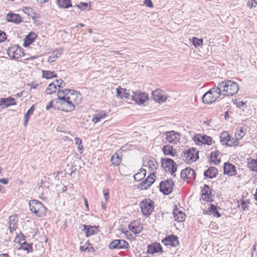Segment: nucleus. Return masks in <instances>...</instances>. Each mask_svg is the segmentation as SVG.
Masks as SVG:
<instances>
[{
  "mask_svg": "<svg viewBox=\"0 0 257 257\" xmlns=\"http://www.w3.org/2000/svg\"><path fill=\"white\" fill-rule=\"evenodd\" d=\"M162 242L165 245H170L173 247H176L179 244L178 237L173 235L166 237Z\"/></svg>",
  "mask_w": 257,
  "mask_h": 257,
  "instance_id": "18",
  "label": "nucleus"
},
{
  "mask_svg": "<svg viewBox=\"0 0 257 257\" xmlns=\"http://www.w3.org/2000/svg\"><path fill=\"white\" fill-rule=\"evenodd\" d=\"M0 183L4 184H7L8 183V180L6 178L0 179Z\"/></svg>",
  "mask_w": 257,
  "mask_h": 257,
  "instance_id": "60",
  "label": "nucleus"
},
{
  "mask_svg": "<svg viewBox=\"0 0 257 257\" xmlns=\"http://www.w3.org/2000/svg\"><path fill=\"white\" fill-rule=\"evenodd\" d=\"M257 5V1L256 0H248L247 3V6L250 9L255 8Z\"/></svg>",
  "mask_w": 257,
  "mask_h": 257,
  "instance_id": "50",
  "label": "nucleus"
},
{
  "mask_svg": "<svg viewBox=\"0 0 257 257\" xmlns=\"http://www.w3.org/2000/svg\"><path fill=\"white\" fill-rule=\"evenodd\" d=\"M25 13L28 14V15H30V13L32 12V9L30 8H25L24 10H23Z\"/></svg>",
  "mask_w": 257,
  "mask_h": 257,
  "instance_id": "59",
  "label": "nucleus"
},
{
  "mask_svg": "<svg viewBox=\"0 0 257 257\" xmlns=\"http://www.w3.org/2000/svg\"><path fill=\"white\" fill-rule=\"evenodd\" d=\"M130 96H131L130 93L128 92H127V90L126 89L124 88L123 97L124 96L125 98L127 99Z\"/></svg>",
  "mask_w": 257,
  "mask_h": 257,
  "instance_id": "58",
  "label": "nucleus"
},
{
  "mask_svg": "<svg viewBox=\"0 0 257 257\" xmlns=\"http://www.w3.org/2000/svg\"><path fill=\"white\" fill-rule=\"evenodd\" d=\"M6 35L3 31H0V43L4 42L6 39Z\"/></svg>",
  "mask_w": 257,
  "mask_h": 257,
  "instance_id": "53",
  "label": "nucleus"
},
{
  "mask_svg": "<svg viewBox=\"0 0 257 257\" xmlns=\"http://www.w3.org/2000/svg\"><path fill=\"white\" fill-rule=\"evenodd\" d=\"M76 7L82 11L86 10L87 8H89L88 10H90L91 3H90V2H88V3L81 2L79 4L76 5Z\"/></svg>",
  "mask_w": 257,
  "mask_h": 257,
  "instance_id": "44",
  "label": "nucleus"
},
{
  "mask_svg": "<svg viewBox=\"0 0 257 257\" xmlns=\"http://www.w3.org/2000/svg\"><path fill=\"white\" fill-rule=\"evenodd\" d=\"M144 3L146 6L148 7L152 8L153 7V4L151 0H145Z\"/></svg>",
  "mask_w": 257,
  "mask_h": 257,
  "instance_id": "57",
  "label": "nucleus"
},
{
  "mask_svg": "<svg viewBox=\"0 0 257 257\" xmlns=\"http://www.w3.org/2000/svg\"><path fill=\"white\" fill-rule=\"evenodd\" d=\"M58 90L56 86L54 83H51L45 90V92L47 94H52Z\"/></svg>",
  "mask_w": 257,
  "mask_h": 257,
  "instance_id": "40",
  "label": "nucleus"
},
{
  "mask_svg": "<svg viewBox=\"0 0 257 257\" xmlns=\"http://www.w3.org/2000/svg\"><path fill=\"white\" fill-rule=\"evenodd\" d=\"M62 53V49H58L55 50L52 55L49 57L48 62L50 63L54 62L60 56Z\"/></svg>",
  "mask_w": 257,
  "mask_h": 257,
  "instance_id": "30",
  "label": "nucleus"
},
{
  "mask_svg": "<svg viewBox=\"0 0 257 257\" xmlns=\"http://www.w3.org/2000/svg\"><path fill=\"white\" fill-rule=\"evenodd\" d=\"M245 135V130L242 126H238L235 132V138L239 141L241 140Z\"/></svg>",
  "mask_w": 257,
  "mask_h": 257,
  "instance_id": "32",
  "label": "nucleus"
},
{
  "mask_svg": "<svg viewBox=\"0 0 257 257\" xmlns=\"http://www.w3.org/2000/svg\"><path fill=\"white\" fill-rule=\"evenodd\" d=\"M180 176L183 179L194 180L196 177L194 171L190 168H187L182 170Z\"/></svg>",
  "mask_w": 257,
  "mask_h": 257,
  "instance_id": "17",
  "label": "nucleus"
},
{
  "mask_svg": "<svg viewBox=\"0 0 257 257\" xmlns=\"http://www.w3.org/2000/svg\"><path fill=\"white\" fill-rule=\"evenodd\" d=\"M20 249L26 250L27 253L33 251L32 244L27 243L26 241L22 242Z\"/></svg>",
  "mask_w": 257,
  "mask_h": 257,
  "instance_id": "43",
  "label": "nucleus"
},
{
  "mask_svg": "<svg viewBox=\"0 0 257 257\" xmlns=\"http://www.w3.org/2000/svg\"><path fill=\"white\" fill-rule=\"evenodd\" d=\"M144 166L148 167L149 169L152 170H156L157 168V163L154 159L150 160L147 159L144 161Z\"/></svg>",
  "mask_w": 257,
  "mask_h": 257,
  "instance_id": "31",
  "label": "nucleus"
},
{
  "mask_svg": "<svg viewBox=\"0 0 257 257\" xmlns=\"http://www.w3.org/2000/svg\"><path fill=\"white\" fill-rule=\"evenodd\" d=\"M52 83H54L55 86L58 88V91H60V88H62L65 86V83L62 79L56 80Z\"/></svg>",
  "mask_w": 257,
  "mask_h": 257,
  "instance_id": "47",
  "label": "nucleus"
},
{
  "mask_svg": "<svg viewBox=\"0 0 257 257\" xmlns=\"http://www.w3.org/2000/svg\"><path fill=\"white\" fill-rule=\"evenodd\" d=\"M128 243L123 239H115L110 242L109 248L110 249H121L127 248Z\"/></svg>",
  "mask_w": 257,
  "mask_h": 257,
  "instance_id": "14",
  "label": "nucleus"
},
{
  "mask_svg": "<svg viewBox=\"0 0 257 257\" xmlns=\"http://www.w3.org/2000/svg\"><path fill=\"white\" fill-rule=\"evenodd\" d=\"M161 165L166 171H169L171 175L175 176V173L177 171L178 165L172 159H162Z\"/></svg>",
  "mask_w": 257,
  "mask_h": 257,
  "instance_id": "6",
  "label": "nucleus"
},
{
  "mask_svg": "<svg viewBox=\"0 0 257 257\" xmlns=\"http://www.w3.org/2000/svg\"><path fill=\"white\" fill-rule=\"evenodd\" d=\"M34 109H35V106L33 105L29 109V110L27 111L26 113L25 114V115H24L25 120H24V125L25 126H27V125L28 124V122L29 118L30 116H31L33 114Z\"/></svg>",
  "mask_w": 257,
  "mask_h": 257,
  "instance_id": "34",
  "label": "nucleus"
},
{
  "mask_svg": "<svg viewBox=\"0 0 257 257\" xmlns=\"http://www.w3.org/2000/svg\"><path fill=\"white\" fill-rule=\"evenodd\" d=\"M131 97L136 103L142 104L148 99V95L147 93L141 92L140 91L135 92L133 91Z\"/></svg>",
  "mask_w": 257,
  "mask_h": 257,
  "instance_id": "11",
  "label": "nucleus"
},
{
  "mask_svg": "<svg viewBox=\"0 0 257 257\" xmlns=\"http://www.w3.org/2000/svg\"><path fill=\"white\" fill-rule=\"evenodd\" d=\"M173 182L171 180L162 182L160 184V190L164 194L171 193L173 190Z\"/></svg>",
  "mask_w": 257,
  "mask_h": 257,
  "instance_id": "12",
  "label": "nucleus"
},
{
  "mask_svg": "<svg viewBox=\"0 0 257 257\" xmlns=\"http://www.w3.org/2000/svg\"><path fill=\"white\" fill-rule=\"evenodd\" d=\"M36 58L37 57L36 56H32V57L26 58L25 60H34V59H36Z\"/></svg>",
  "mask_w": 257,
  "mask_h": 257,
  "instance_id": "62",
  "label": "nucleus"
},
{
  "mask_svg": "<svg viewBox=\"0 0 257 257\" xmlns=\"http://www.w3.org/2000/svg\"><path fill=\"white\" fill-rule=\"evenodd\" d=\"M173 214L175 220L178 222H183L185 219V213L177 208L174 209Z\"/></svg>",
  "mask_w": 257,
  "mask_h": 257,
  "instance_id": "24",
  "label": "nucleus"
},
{
  "mask_svg": "<svg viewBox=\"0 0 257 257\" xmlns=\"http://www.w3.org/2000/svg\"><path fill=\"white\" fill-rule=\"evenodd\" d=\"M193 140L198 145H210L212 143V138L206 135L197 134L194 137Z\"/></svg>",
  "mask_w": 257,
  "mask_h": 257,
  "instance_id": "9",
  "label": "nucleus"
},
{
  "mask_svg": "<svg viewBox=\"0 0 257 257\" xmlns=\"http://www.w3.org/2000/svg\"><path fill=\"white\" fill-rule=\"evenodd\" d=\"M87 249V248L86 247L85 248L84 246H80V250L81 251H85Z\"/></svg>",
  "mask_w": 257,
  "mask_h": 257,
  "instance_id": "64",
  "label": "nucleus"
},
{
  "mask_svg": "<svg viewBox=\"0 0 257 257\" xmlns=\"http://www.w3.org/2000/svg\"><path fill=\"white\" fill-rule=\"evenodd\" d=\"M142 226L140 225L139 226H136L133 224L129 225L130 229L134 233H139L141 232L142 229Z\"/></svg>",
  "mask_w": 257,
  "mask_h": 257,
  "instance_id": "46",
  "label": "nucleus"
},
{
  "mask_svg": "<svg viewBox=\"0 0 257 257\" xmlns=\"http://www.w3.org/2000/svg\"><path fill=\"white\" fill-rule=\"evenodd\" d=\"M57 4L60 8L67 9L72 6L70 0H57Z\"/></svg>",
  "mask_w": 257,
  "mask_h": 257,
  "instance_id": "33",
  "label": "nucleus"
},
{
  "mask_svg": "<svg viewBox=\"0 0 257 257\" xmlns=\"http://www.w3.org/2000/svg\"><path fill=\"white\" fill-rule=\"evenodd\" d=\"M224 173L229 176H234L236 174V167L230 163H224Z\"/></svg>",
  "mask_w": 257,
  "mask_h": 257,
  "instance_id": "19",
  "label": "nucleus"
},
{
  "mask_svg": "<svg viewBox=\"0 0 257 257\" xmlns=\"http://www.w3.org/2000/svg\"><path fill=\"white\" fill-rule=\"evenodd\" d=\"M25 236L22 234L20 233V235H17V237L15 238V241L16 242H19L21 244L22 243L21 241L22 240H25Z\"/></svg>",
  "mask_w": 257,
  "mask_h": 257,
  "instance_id": "51",
  "label": "nucleus"
},
{
  "mask_svg": "<svg viewBox=\"0 0 257 257\" xmlns=\"http://www.w3.org/2000/svg\"><path fill=\"white\" fill-rule=\"evenodd\" d=\"M218 85L223 95L232 96L239 90L238 84L231 80H224L219 83Z\"/></svg>",
  "mask_w": 257,
  "mask_h": 257,
  "instance_id": "2",
  "label": "nucleus"
},
{
  "mask_svg": "<svg viewBox=\"0 0 257 257\" xmlns=\"http://www.w3.org/2000/svg\"><path fill=\"white\" fill-rule=\"evenodd\" d=\"M152 96L154 100L159 103L165 102L167 98L168 95L162 90L157 89L152 92Z\"/></svg>",
  "mask_w": 257,
  "mask_h": 257,
  "instance_id": "13",
  "label": "nucleus"
},
{
  "mask_svg": "<svg viewBox=\"0 0 257 257\" xmlns=\"http://www.w3.org/2000/svg\"><path fill=\"white\" fill-rule=\"evenodd\" d=\"M75 144L78 145H79V144H82L81 140L79 138H75Z\"/></svg>",
  "mask_w": 257,
  "mask_h": 257,
  "instance_id": "61",
  "label": "nucleus"
},
{
  "mask_svg": "<svg viewBox=\"0 0 257 257\" xmlns=\"http://www.w3.org/2000/svg\"><path fill=\"white\" fill-rule=\"evenodd\" d=\"M17 218L15 216H10L9 218V223H14L16 224V223L17 222Z\"/></svg>",
  "mask_w": 257,
  "mask_h": 257,
  "instance_id": "56",
  "label": "nucleus"
},
{
  "mask_svg": "<svg viewBox=\"0 0 257 257\" xmlns=\"http://www.w3.org/2000/svg\"><path fill=\"white\" fill-rule=\"evenodd\" d=\"M240 205H241V209H242V210H245L247 206V200L242 199V200L241 201L240 204L238 205V206L239 207Z\"/></svg>",
  "mask_w": 257,
  "mask_h": 257,
  "instance_id": "52",
  "label": "nucleus"
},
{
  "mask_svg": "<svg viewBox=\"0 0 257 257\" xmlns=\"http://www.w3.org/2000/svg\"><path fill=\"white\" fill-rule=\"evenodd\" d=\"M107 116V112L105 110H101L96 111V113L93 115L92 118V122L95 124L101 120L105 118Z\"/></svg>",
  "mask_w": 257,
  "mask_h": 257,
  "instance_id": "21",
  "label": "nucleus"
},
{
  "mask_svg": "<svg viewBox=\"0 0 257 257\" xmlns=\"http://www.w3.org/2000/svg\"><path fill=\"white\" fill-rule=\"evenodd\" d=\"M15 99L10 97L0 99V105L2 107H8L11 105H16Z\"/></svg>",
  "mask_w": 257,
  "mask_h": 257,
  "instance_id": "23",
  "label": "nucleus"
},
{
  "mask_svg": "<svg viewBox=\"0 0 257 257\" xmlns=\"http://www.w3.org/2000/svg\"><path fill=\"white\" fill-rule=\"evenodd\" d=\"M156 177L154 173L151 174L146 180L140 184L142 190L147 189L155 181Z\"/></svg>",
  "mask_w": 257,
  "mask_h": 257,
  "instance_id": "20",
  "label": "nucleus"
},
{
  "mask_svg": "<svg viewBox=\"0 0 257 257\" xmlns=\"http://www.w3.org/2000/svg\"><path fill=\"white\" fill-rule=\"evenodd\" d=\"M239 140L237 139L236 138H231L230 136L229 137V140L227 141V144H226V146L229 147H236L239 146Z\"/></svg>",
  "mask_w": 257,
  "mask_h": 257,
  "instance_id": "41",
  "label": "nucleus"
},
{
  "mask_svg": "<svg viewBox=\"0 0 257 257\" xmlns=\"http://www.w3.org/2000/svg\"><path fill=\"white\" fill-rule=\"evenodd\" d=\"M16 226L14 223H10L9 225V228L11 232H13L16 230Z\"/></svg>",
  "mask_w": 257,
  "mask_h": 257,
  "instance_id": "55",
  "label": "nucleus"
},
{
  "mask_svg": "<svg viewBox=\"0 0 257 257\" xmlns=\"http://www.w3.org/2000/svg\"><path fill=\"white\" fill-rule=\"evenodd\" d=\"M162 151L164 154L166 155H169L172 157H175L177 156V152L173 149V147L170 145H166L163 146L162 148Z\"/></svg>",
  "mask_w": 257,
  "mask_h": 257,
  "instance_id": "25",
  "label": "nucleus"
},
{
  "mask_svg": "<svg viewBox=\"0 0 257 257\" xmlns=\"http://www.w3.org/2000/svg\"><path fill=\"white\" fill-rule=\"evenodd\" d=\"M146 174V171L145 169H141L139 172L134 175V179L137 181H140L145 177Z\"/></svg>",
  "mask_w": 257,
  "mask_h": 257,
  "instance_id": "37",
  "label": "nucleus"
},
{
  "mask_svg": "<svg viewBox=\"0 0 257 257\" xmlns=\"http://www.w3.org/2000/svg\"><path fill=\"white\" fill-rule=\"evenodd\" d=\"M192 43L194 46L197 48V47L203 45V40L202 39L193 38L192 39Z\"/></svg>",
  "mask_w": 257,
  "mask_h": 257,
  "instance_id": "48",
  "label": "nucleus"
},
{
  "mask_svg": "<svg viewBox=\"0 0 257 257\" xmlns=\"http://www.w3.org/2000/svg\"><path fill=\"white\" fill-rule=\"evenodd\" d=\"M121 158L116 153L113 155L111 158V162L113 165L118 166L121 163Z\"/></svg>",
  "mask_w": 257,
  "mask_h": 257,
  "instance_id": "42",
  "label": "nucleus"
},
{
  "mask_svg": "<svg viewBox=\"0 0 257 257\" xmlns=\"http://www.w3.org/2000/svg\"><path fill=\"white\" fill-rule=\"evenodd\" d=\"M7 54L12 59H18L23 55L22 48L18 46L14 45L10 47L7 50Z\"/></svg>",
  "mask_w": 257,
  "mask_h": 257,
  "instance_id": "8",
  "label": "nucleus"
},
{
  "mask_svg": "<svg viewBox=\"0 0 257 257\" xmlns=\"http://www.w3.org/2000/svg\"><path fill=\"white\" fill-rule=\"evenodd\" d=\"M0 257H9L8 253H2L0 254Z\"/></svg>",
  "mask_w": 257,
  "mask_h": 257,
  "instance_id": "63",
  "label": "nucleus"
},
{
  "mask_svg": "<svg viewBox=\"0 0 257 257\" xmlns=\"http://www.w3.org/2000/svg\"><path fill=\"white\" fill-rule=\"evenodd\" d=\"M116 97L122 98L123 96L124 88H121V87H118L116 88Z\"/></svg>",
  "mask_w": 257,
  "mask_h": 257,
  "instance_id": "49",
  "label": "nucleus"
},
{
  "mask_svg": "<svg viewBox=\"0 0 257 257\" xmlns=\"http://www.w3.org/2000/svg\"><path fill=\"white\" fill-rule=\"evenodd\" d=\"M103 194H104V199L105 200V202H107V200L109 199L108 190H104L103 191Z\"/></svg>",
  "mask_w": 257,
  "mask_h": 257,
  "instance_id": "54",
  "label": "nucleus"
},
{
  "mask_svg": "<svg viewBox=\"0 0 257 257\" xmlns=\"http://www.w3.org/2000/svg\"><path fill=\"white\" fill-rule=\"evenodd\" d=\"M209 212L210 214L214 216H216L217 217H220V214L218 212L216 207L212 204L210 205V207L209 208Z\"/></svg>",
  "mask_w": 257,
  "mask_h": 257,
  "instance_id": "38",
  "label": "nucleus"
},
{
  "mask_svg": "<svg viewBox=\"0 0 257 257\" xmlns=\"http://www.w3.org/2000/svg\"><path fill=\"white\" fill-rule=\"evenodd\" d=\"M35 38V35L31 34L26 37V41L24 42V46L26 47L31 44Z\"/></svg>",
  "mask_w": 257,
  "mask_h": 257,
  "instance_id": "45",
  "label": "nucleus"
},
{
  "mask_svg": "<svg viewBox=\"0 0 257 257\" xmlns=\"http://www.w3.org/2000/svg\"><path fill=\"white\" fill-rule=\"evenodd\" d=\"M198 152L195 148L189 149L183 152V159L186 163L190 164L198 159Z\"/></svg>",
  "mask_w": 257,
  "mask_h": 257,
  "instance_id": "5",
  "label": "nucleus"
},
{
  "mask_svg": "<svg viewBox=\"0 0 257 257\" xmlns=\"http://www.w3.org/2000/svg\"><path fill=\"white\" fill-rule=\"evenodd\" d=\"M57 96L60 97L63 111L71 112L74 110L75 105L79 104L82 100L80 93L74 90L65 89L59 91Z\"/></svg>",
  "mask_w": 257,
  "mask_h": 257,
  "instance_id": "1",
  "label": "nucleus"
},
{
  "mask_svg": "<svg viewBox=\"0 0 257 257\" xmlns=\"http://www.w3.org/2000/svg\"><path fill=\"white\" fill-rule=\"evenodd\" d=\"M7 20L8 22H11L18 24L22 21L21 17L16 14L10 13L7 15Z\"/></svg>",
  "mask_w": 257,
  "mask_h": 257,
  "instance_id": "26",
  "label": "nucleus"
},
{
  "mask_svg": "<svg viewBox=\"0 0 257 257\" xmlns=\"http://www.w3.org/2000/svg\"><path fill=\"white\" fill-rule=\"evenodd\" d=\"M60 100H61L60 97L57 96V98L53 99L46 106V110H48L51 108H54L55 109L63 111V106H61V104H62V101Z\"/></svg>",
  "mask_w": 257,
  "mask_h": 257,
  "instance_id": "16",
  "label": "nucleus"
},
{
  "mask_svg": "<svg viewBox=\"0 0 257 257\" xmlns=\"http://www.w3.org/2000/svg\"><path fill=\"white\" fill-rule=\"evenodd\" d=\"M154 202L150 199H145L140 203V207L143 215L149 216L152 213L154 206Z\"/></svg>",
  "mask_w": 257,
  "mask_h": 257,
  "instance_id": "7",
  "label": "nucleus"
},
{
  "mask_svg": "<svg viewBox=\"0 0 257 257\" xmlns=\"http://www.w3.org/2000/svg\"><path fill=\"white\" fill-rule=\"evenodd\" d=\"M221 153L219 151L213 152L210 154V159L212 162L215 165H218L220 163Z\"/></svg>",
  "mask_w": 257,
  "mask_h": 257,
  "instance_id": "29",
  "label": "nucleus"
},
{
  "mask_svg": "<svg viewBox=\"0 0 257 257\" xmlns=\"http://www.w3.org/2000/svg\"><path fill=\"white\" fill-rule=\"evenodd\" d=\"M42 77L47 79H51L53 77H56L57 74H54L53 71L43 70L42 71Z\"/></svg>",
  "mask_w": 257,
  "mask_h": 257,
  "instance_id": "39",
  "label": "nucleus"
},
{
  "mask_svg": "<svg viewBox=\"0 0 257 257\" xmlns=\"http://www.w3.org/2000/svg\"><path fill=\"white\" fill-rule=\"evenodd\" d=\"M230 135L228 132H223L221 134L220 140L221 143L223 145H226L227 144V141L229 140Z\"/></svg>",
  "mask_w": 257,
  "mask_h": 257,
  "instance_id": "35",
  "label": "nucleus"
},
{
  "mask_svg": "<svg viewBox=\"0 0 257 257\" xmlns=\"http://www.w3.org/2000/svg\"><path fill=\"white\" fill-rule=\"evenodd\" d=\"M83 229H82V231H84L86 233V236L88 237L93 234L96 233V228L95 227L88 226L86 225H83Z\"/></svg>",
  "mask_w": 257,
  "mask_h": 257,
  "instance_id": "28",
  "label": "nucleus"
},
{
  "mask_svg": "<svg viewBox=\"0 0 257 257\" xmlns=\"http://www.w3.org/2000/svg\"><path fill=\"white\" fill-rule=\"evenodd\" d=\"M164 135L166 141L171 144H176L180 139L181 135L174 131L167 132Z\"/></svg>",
  "mask_w": 257,
  "mask_h": 257,
  "instance_id": "10",
  "label": "nucleus"
},
{
  "mask_svg": "<svg viewBox=\"0 0 257 257\" xmlns=\"http://www.w3.org/2000/svg\"><path fill=\"white\" fill-rule=\"evenodd\" d=\"M248 168L252 171L257 172V160L249 159L248 160Z\"/></svg>",
  "mask_w": 257,
  "mask_h": 257,
  "instance_id": "36",
  "label": "nucleus"
},
{
  "mask_svg": "<svg viewBox=\"0 0 257 257\" xmlns=\"http://www.w3.org/2000/svg\"><path fill=\"white\" fill-rule=\"evenodd\" d=\"M211 189L207 185L205 184L201 191L202 199L203 201L207 202L213 201Z\"/></svg>",
  "mask_w": 257,
  "mask_h": 257,
  "instance_id": "15",
  "label": "nucleus"
},
{
  "mask_svg": "<svg viewBox=\"0 0 257 257\" xmlns=\"http://www.w3.org/2000/svg\"><path fill=\"white\" fill-rule=\"evenodd\" d=\"M30 210L37 216L43 217L46 214V208L41 202L36 200H32L29 201Z\"/></svg>",
  "mask_w": 257,
  "mask_h": 257,
  "instance_id": "4",
  "label": "nucleus"
},
{
  "mask_svg": "<svg viewBox=\"0 0 257 257\" xmlns=\"http://www.w3.org/2000/svg\"><path fill=\"white\" fill-rule=\"evenodd\" d=\"M218 170L214 167H209L204 173L205 177L212 179L216 177Z\"/></svg>",
  "mask_w": 257,
  "mask_h": 257,
  "instance_id": "27",
  "label": "nucleus"
},
{
  "mask_svg": "<svg viewBox=\"0 0 257 257\" xmlns=\"http://www.w3.org/2000/svg\"><path fill=\"white\" fill-rule=\"evenodd\" d=\"M221 90L218 86L211 88L202 96V101L204 103L209 104L215 102L220 96Z\"/></svg>",
  "mask_w": 257,
  "mask_h": 257,
  "instance_id": "3",
  "label": "nucleus"
},
{
  "mask_svg": "<svg viewBox=\"0 0 257 257\" xmlns=\"http://www.w3.org/2000/svg\"><path fill=\"white\" fill-rule=\"evenodd\" d=\"M162 247L160 243H154L148 246L147 252L149 254H154L156 252H161Z\"/></svg>",
  "mask_w": 257,
  "mask_h": 257,
  "instance_id": "22",
  "label": "nucleus"
}]
</instances>
